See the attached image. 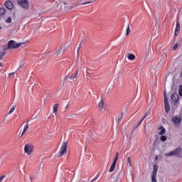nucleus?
Listing matches in <instances>:
<instances>
[{
  "mask_svg": "<svg viewBox=\"0 0 182 182\" xmlns=\"http://www.w3.org/2000/svg\"><path fill=\"white\" fill-rule=\"evenodd\" d=\"M64 5H66V2H63Z\"/></svg>",
  "mask_w": 182,
  "mask_h": 182,
  "instance_id": "44",
  "label": "nucleus"
},
{
  "mask_svg": "<svg viewBox=\"0 0 182 182\" xmlns=\"http://www.w3.org/2000/svg\"><path fill=\"white\" fill-rule=\"evenodd\" d=\"M179 95L182 96V85L179 86Z\"/></svg>",
  "mask_w": 182,
  "mask_h": 182,
  "instance_id": "30",
  "label": "nucleus"
},
{
  "mask_svg": "<svg viewBox=\"0 0 182 182\" xmlns=\"http://www.w3.org/2000/svg\"><path fill=\"white\" fill-rule=\"evenodd\" d=\"M181 148H177L176 149L169 152L168 154H166L165 156H166V157L171 156H178V154H181Z\"/></svg>",
  "mask_w": 182,
  "mask_h": 182,
  "instance_id": "7",
  "label": "nucleus"
},
{
  "mask_svg": "<svg viewBox=\"0 0 182 182\" xmlns=\"http://www.w3.org/2000/svg\"><path fill=\"white\" fill-rule=\"evenodd\" d=\"M77 73H79V70H77L75 74H73L70 77V80H73V79H76L77 77Z\"/></svg>",
  "mask_w": 182,
  "mask_h": 182,
  "instance_id": "17",
  "label": "nucleus"
},
{
  "mask_svg": "<svg viewBox=\"0 0 182 182\" xmlns=\"http://www.w3.org/2000/svg\"><path fill=\"white\" fill-rule=\"evenodd\" d=\"M15 75V73H11L9 75V77H12V75Z\"/></svg>",
  "mask_w": 182,
  "mask_h": 182,
  "instance_id": "34",
  "label": "nucleus"
},
{
  "mask_svg": "<svg viewBox=\"0 0 182 182\" xmlns=\"http://www.w3.org/2000/svg\"><path fill=\"white\" fill-rule=\"evenodd\" d=\"M96 180H97V176H96V178H95L94 179H92V180L91 181V182L96 181Z\"/></svg>",
  "mask_w": 182,
  "mask_h": 182,
  "instance_id": "37",
  "label": "nucleus"
},
{
  "mask_svg": "<svg viewBox=\"0 0 182 182\" xmlns=\"http://www.w3.org/2000/svg\"><path fill=\"white\" fill-rule=\"evenodd\" d=\"M155 160H159V156H155Z\"/></svg>",
  "mask_w": 182,
  "mask_h": 182,
  "instance_id": "40",
  "label": "nucleus"
},
{
  "mask_svg": "<svg viewBox=\"0 0 182 182\" xmlns=\"http://www.w3.org/2000/svg\"><path fill=\"white\" fill-rule=\"evenodd\" d=\"M87 4H92V1H87V2L82 3V5H86Z\"/></svg>",
  "mask_w": 182,
  "mask_h": 182,
  "instance_id": "33",
  "label": "nucleus"
},
{
  "mask_svg": "<svg viewBox=\"0 0 182 182\" xmlns=\"http://www.w3.org/2000/svg\"><path fill=\"white\" fill-rule=\"evenodd\" d=\"M65 50H66L65 47L59 46L55 49V55L57 56H60V55H63V53H65Z\"/></svg>",
  "mask_w": 182,
  "mask_h": 182,
  "instance_id": "8",
  "label": "nucleus"
},
{
  "mask_svg": "<svg viewBox=\"0 0 182 182\" xmlns=\"http://www.w3.org/2000/svg\"><path fill=\"white\" fill-rule=\"evenodd\" d=\"M164 55H165L166 56H167V52H166V53H164Z\"/></svg>",
  "mask_w": 182,
  "mask_h": 182,
  "instance_id": "43",
  "label": "nucleus"
},
{
  "mask_svg": "<svg viewBox=\"0 0 182 182\" xmlns=\"http://www.w3.org/2000/svg\"><path fill=\"white\" fill-rule=\"evenodd\" d=\"M28 129H29V121H28V122H27V124L25 125L24 129H23V133H22L21 135V137H22V136H23V134H24L25 133H26Z\"/></svg>",
  "mask_w": 182,
  "mask_h": 182,
  "instance_id": "14",
  "label": "nucleus"
},
{
  "mask_svg": "<svg viewBox=\"0 0 182 182\" xmlns=\"http://www.w3.org/2000/svg\"><path fill=\"white\" fill-rule=\"evenodd\" d=\"M171 99L172 100H173V102H177L180 99V97H178V94L177 93L172 94Z\"/></svg>",
  "mask_w": 182,
  "mask_h": 182,
  "instance_id": "13",
  "label": "nucleus"
},
{
  "mask_svg": "<svg viewBox=\"0 0 182 182\" xmlns=\"http://www.w3.org/2000/svg\"><path fill=\"white\" fill-rule=\"evenodd\" d=\"M177 48H178V43H176L173 46V47L172 48V50H177Z\"/></svg>",
  "mask_w": 182,
  "mask_h": 182,
  "instance_id": "27",
  "label": "nucleus"
},
{
  "mask_svg": "<svg viewBox=\"0 0 182 182\" xmlns=\"http://www.w3.org/2000/svg\"><path fill=\"white\" fill-rule=\"evenodd\" d=\"M64 80H68V75L65 77Z\"/></svg>",
  "mask_w": 182,
  "mask_h": 182,
  "instance_id": "39",
  "label": "nucleus"
},
{
  "mask_svg": "<svg viewBox=\"0 0 182 182\" xmlns=\"http://www.w3.org/2000/svg\"><path fill=\"white\" fill-rule=\"evenodd\" d=\"M4 14H5V9L0 8V16L4 15Z\"/></svg>",
  "mask_w": 182,
  "mask_h": 182,
  "instance_id": "22",
  "label": "nucleus"
},
{
  "mask_svg": "<svg viewBox=\"0 0 182 182\" xmlns=\"http://www.w3.org/2000/svg\"><path fill=\"white\" fill-rule=\"evenodd\" d=\"M6 177V176H5V175L1 176L0 178V182H1L2 180H4V178H5Z\"/></svg>",
  "mask_w": 182,
  "mask_h": 182,
  "instance_id": "32",
  "label": "nucleus"
},
{
  "mask_svg": "<svg viewBox=\"0 0 182 182\" xmlns=\"http://www.w3.org/2000/svg\"><path fill=\"white\" fill-rule=\"evenodd\" d=\"M149 114H150V112L147 111V112L145 113V114H144V116L142 120H144V119H146V117L147 116H149Z\"/></svg>",
  "mask_w": 182,
  "mask_h": 182,
  "instance_id": "29",
  "label": "nucleus"
},
{
  "mask_svg": "<svg viewBox=\"0 0 182 182\" xmlns=\"http://www.w3.org/2000/svg\"><path fill=\"white\" fill-rule=\"evenodd\" d=\"M116 161H113L111 167L109 168V173H113V171H114V168H116Z\"/></svg>",
  "mask_w": 182,
  "mask_h": 182,
  "instance_id": "15",
  "label": "nucleus"
},
{
  "mask_svg": "<svg viewBox=\"0 0 182 182\" xmlns=\"http://www.w3.org/2000/svg\"><path fill=\"white\" fill-rule=\"evenodd\" d=\"M119 159V152H117L115 154V159L113 161H115V163H117V159Z\"/></svg>",
  "mask_w": 182,
  "mask_h": 182,
  "instance_id": "26",
  "label": "nucleus"
},
{
  "mask_svg": "<svg viewBox=\"0 0 182 182\" xmlns=\"http://www.w3.org/2000/svg\"><path fill=\"white\" fill-rule=\"evenodd\" d=\"M137 127H139L138 125H134L132 129H133V130H136V129H137Z\"/></svg>",
  "mask_w": 182,
  "mask_h": 182,
  "instance_id": "35",
  "label": "nucleus"
},
{
  "mask_svg": "<svg viewBox=\"0 0 182 182\" xmlns=\"http://www.w3.org/2000/svg\"><path fill=\"white\" fill-rule=\"evenodd\" d=\"M127 58L129 59V60H134V59H136V55L132 53H128Z\"/></svg>",
  "mask_w": 182,
  "mask_h": 182,
  "instance_id": "16",
  "label": "nucleus"
},
{
  "mask_svg": "<svg viewBox=\"0 0 182 182\" xmlns=\"http://www.w3.org/2000/svg\"><path fill=\"white\" fill-rule=\"evenodd\" d=\"M24 153L28 154V156H31L33 153V145L31 144H26L24 146Z\"/></svg>",
  "mask_w": 182,
  "mask_h": 182,
  "instance_id": "3",
  "label": "nucleus"
},
{
  "mask_svg": "<svg viewBox=\"0 0 182 182\" xmlns=\"http://www.w3.org/2000/svg\"><path fill=\"white\" fill-rule=\"evenodd\" d=\"M68 105H67V106L65 107V109L68 108Z\"/></svg>",
  "mask_w": 182,
  "mask_h": 182,
  "instance_id": "45",
  "label": "nucleus"
},
{
  "mask_svg": "<svg viewBox=\"0 0 182 182\" xmlns=\"http://www.w3.org/2000/svg\"><path fill=\"white\" fill-rule=\"evenodd\" d=\"M66 153H68V142L64 141L62 144L58 157H63V156L66 154Z\"/></svg>",
  "mask_w": 182,
  "mask_h": 182,
  "instance_id": "2",
  "label": "nucleus"
},
{
  "mask_svg": "<svg viewBox=\"0 0 182 182\" xmlns=\"http://www.w3.org/2000/svg\"><path fill=\"white\" fill-rule=\"evenodd\" d=\"M97 107L100 112L103 110V107H105V101L103 100H101V101L98 103Z\"/></svg>",
  "mask_w": 182,
  "mask_h": 182,
  "instance_id": "11",
  "label": "nucleus"
},
{
  "mask_svg": "<svg viewBox=\"0 0 182 182\" xmlns=\"http://www.w3.org/2000/svg\"><path fill=\"white\" fill-rule=\"evenodd\" d=\"M6 23H11V22H12V18L9 17L6 21Z\"/></svg>",
  "mask_w": 182,
  "mask_h": 182,
  "instance_id": "28",
  "label": "nucleus"
},
{
  "mask_svg": "<svg viewBox=\"0 0 182 182\" xmlns=\"http://www.w3.org/2000/svg\"><path fill=\"white\" fill-rule=\"evenodd\" d=\"M159 130H161V132H159V134L161 136H163V134H164V133H166V129H164L163 127H160L159 128Z\"/></svg>",
  "mask_w": 182,
  "mask_h": 182,
  "instance_id": "18",
  "label": "nucleus"
},
{
  "mask_svg": "<svg viewBox=\"0 0 182 182\" xmlns=\"http://www.w3.org/2000/svg\"><path fill=\"white\" fill-rule=\"evenodd\" d=\"M129 33H130V26L128 25L127 28V33H126L127 36H129Z\"/></svg>",
  "mask_w": 182,
  "mask_h": 182,
  "instance_id": "23",
  "label": "nucleus"
},
{
  "mask_svg": "<svg viewBox=\"0 0 182 182\" xmlns=\"http://www.w3.org/2000/svg\"><path fill=\"white\" fill-rule=\"evenodd\" d=\"M172 122L174 123L175 127H180V124H181V116L173 117Z\"/></svg>",
  "mask_w": 182,
  "mask_h": 182,
  "instance_id": "5",
  "label": "nucleus"
},
{
  "mask_svg": "<svg viewBox=\"0 0 182 182\" xmlns=\"http://www.w3.org/2000/svg\"><path fill=\"white\" fill-rule=\"evenodd\" d=\"M17 4L24 9H29V3H28L27 0H17Z\"/></svg>",
  "mask_w": 182,
  "mask_h": 182,
  "instance_id": "4",
  "label": "nucleus"
},
{
  "mask_svg": "<svg viewBox=\"0 0 182 182\" xmlns=\"http://www.w3.org/2000/svg\"><path fill=\"white\" fill-rule=\"evenodd\" d=\"M14 110H15V106H12L8 113V114H11V113H14Z\"/></svg>",
  "mask_w": 182,
  "mask_h": 182,
  "instance_id": "21",
  "label": "nucleus"
},
{
  "mask_svg": "<svg viewBox=\"0 0 182 182\" xmlns=\"http://www.w3.org/2000/svg\"><path fill=\"white\" fill-rule=\"evenodd\" d=\"M123 112H122L121 114H120V115L119 116V117H118V124H119V123H120V122H122V120H123Z\"/></svg>",
  "mask_w": 182,
  "mask_h": 182,
  "instance_id": "20",
  "label": "nucleus"
},
{
  "mask_svg": "<svg viewBox=\"0 0 182 182\" xmlns=\"http://www.w3.org/2000/svg\"><path fill=\"white\" fill-rule=\"evenodd\" d=\"M0 66L2 68L3 66L2 63H0Z\"/></svg>",
  "mask_w": 182,
  "mask_h": 182,
  "instance_id": "41",
  "label": "nucleus"
},
{
  "mask_svg": "<svg viewBox=\"0 0 182 182\" xmlns=\"http://www.w3.org/2000/svg\"><path fill=\"white\" fill-rule=\"evenodd\" d=\"M59 105L55 104L53 105V113H55L56 114V113H58V107Z\"/></svg>",
  "mask_w": 182,
  "mask_h": 182,
  "instance_id": "19",
  "label": "nucleus"
},
{
  "mask_svg": "<svg viewBox=\"0 0 182 182\" xmlns=\"http://www.w3.org/2000/svg\"><path fill=\"white\" fill-rule=\"evenodd\" d=\"M160 139L161 140V141H166V140H167V136L162 135Z\"/></svg>",
  "mask_w": 182,
  "mask_h": 182,
  "instance_id": "25",
  "label": "nucleus"
},
{
  "mask_svg": "<svg viewBox=\"0 0 182 182\" xmlns=\"http://www.w3.org/2000/svg\"><path fill=\"white\" fill-rule=\"evenodd\" d=\"M164 96L165 112L166 113H168V112H170V105L168 104V98L167 97V95H166V91H164Z\"/></svg>",
  "mask_w": 182,
  "mask_h": 182,
  "instance_id": "6",
  "label": "nucleus"
},
{
  "mask_svg": "<svg viewBox=\"0 0 182 182\" xmlns=\"http://www.w3.org/2000/svg\"><path fill=\"white\" fill-rule=\"evenodd\" d=\"M157 170H158L157 165H154V171H153V173H152V177H151V181L152 182H157V180H156V177L157 176Z\"/></svg>",
  "mask_w": 182,
  "mask_h": 182,
  "instance_id": "9",
  "label": "nucleus"
},
{
  "mask_svg": "<svg viewBox=\"0 0 182 182\" xmlns=\"http://www.w3.org/2000/svg\"><path fill=\"white\" fill-rule=\"evenodd\" d=\"M22 45H26V43L23 42V43H16L15 41L11 40L8 43L7 48H5V50H6V49H18V48H19V46H22Z\"/></svg>",
  "mask_w": 182,
  "mask_h": 182,
  "instance_id": "1",
  "label": "nucleus"
},
{
  "mask_svg": "<svg viewBox=\"0 0 182 182\" xmlns=\"http://www.w3.org/2000/svg\"><path fill=\"white\" fill-rule=\"evenodd\" d=\"M5 55H6V52H1L0 53V60L1 59H3L4 56H5Z\"/></svg>",
  "mask_w": 182,
  "mask_h": 182,
  "instance_id": "24",
  "label": "nucleus"
},
{
  "mask_svg": "<svg viewBox=\"0 0 182 182\" xmlns=\"http://www.w3.org/2000/svg\"><path fill=\"white\" fill-rule=\"evenodd\" d=\"M180 76H181V77H182V71L181 72Z\"/></svg>",
  "mask_w": 182,
  "mask_h": 182,
  "instance_id": "42",
  "label": "nucleus"
},
{
  "mask_svg": "<svg viewBox=\"0 0 182 182\" xmlns=\"http://www.w3.org/2000/svg\"><path fill=\"white\" fill-rule=\"evenodd\" d=\"M79 49H80V47L78 48L77 51V55H79Z\"/></svg>",
  "mask_w": 182,
  "mask_h": 182,
  "instance_id": "38",
  "label": "nucleus"
},
{
  "mask_svg": "<svg viewBox=\"0 0 182 182\" xmlns=\"http://www.w3.org/2000/svg\"><path fill=\"white\" fill-rule=\"evenodd\" d=\"M142 122H143V119H141V120L139 122V124H137V126H138V127L140 126V124H141Z\"/></svg>",
  "mask_w": 182,
  "mask_h": 182,
  "instance_id": "36",
  "label": "nucleus"
},
{
  "mask_svg": "<svg viewBox=\"0 0 182 182\" xmlns=\"http://www.w3.org/2000/svg\"><path fill=\"white\" fill-rule=\"evenodd\" d=\"M178 33H180V23L178 22L175 29V36H178Z\"/></svg>",
  "mask_w": 182,
  "mask_h": 182,
  "instance_id": "12",
  "label": "nucleus"
},
{
  "mask_svg": "<svg viewBox=\"0 0 182 182\" xmlns=\"http://www.w3.org/2000/svg\"><path fill=\"white\" fill-rule=\"evenodd\" d=\"M127 161H128V163H129V166L132 167V161H130V156H129V157L127 158Z\"/></svg>",
  "mask_w": 182,
  "mask_h": 182,
  "instance_id": "31",
  "label": "nucleus"
},
{
  "mask_svg": "<svg viewBox=\"0 0 182 182\" xmlns=\"http://www.w3.org/2000/svg\"><path fill=\"white\" fill-rule=\"evenodd\" d=\"M5 6L7 8V9L12 10L14 9V3L11 1H7L5 2Z\"/></svg>",
  "mask_w": 182,
  "mask_h": 182,
  "instance_id": "10",
  "label": "nucleus"
}]
</instances>
